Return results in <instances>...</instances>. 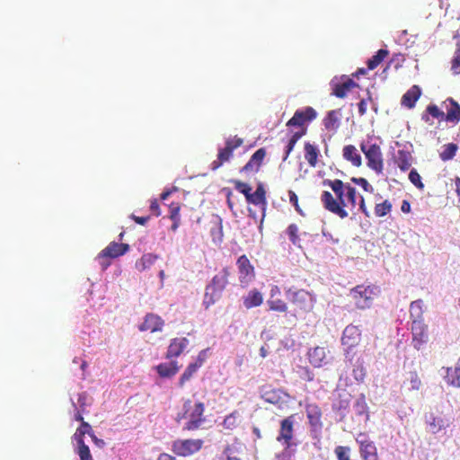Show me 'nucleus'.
<instances>
[{"label": "nucleus", "mask_w": 460, "mask_h": 460, "mask_svg": "<svg viewBox=\"0 0 460 460\" xmlns=\"http://www.w3.org/2000/svg\"><path fill=\"white\" fill-rule=\"evenodd\" d=\"M379 292L376 286L358 285L350 289L349 296L353 299L356 307L363 310L371 307Z\"/></svg>", "instance_id": "obj_4"}, {"label": "nucleus", "mask_w": 460, "mask_h": 460, "mask_svg": "<svg viewBox=\"0 0 460 460\" xmlns=\"http://www.w3.org/2000/svg\"><path fill=\"white\" fill-rule=\"evenodd\" d=\"M287 296L296 310L298 312L308 313L313 310L314 298L311 293L305 289L287 291Z\"/></svg>", "instance_id": "obj_6"}, {"label": "nucleus", "mask_w": 460, "mask_h": 460, "mask_svg": "<svg viewBox=\"0 0 460 460\" xmlns=\"http://www.w3.org/2000/svg\"><path fill=\"white\" fill-rule=\"evenodd\" d=\"M351 181L359 185L365 191L370 192L373 190L372 186L369 184L367 179L365 178H351Z\"/></svg>", "instance_id": "obj_50"}, {"label": "nucleus", "mask_w": 460, "mask_h": 460, "mask_svg": "<svg viewBox=\"0 0 460 460\" xmlns=\"http://www.w3.org/2000/svg\"><path fill=\"white\" fill-rule=\"evenodd\" d=\"M332 94L338 98H344L347 93L358 84L350 78H341V81L333 79L331 82Z\"/></svg>", "instance_id": "obj_17"}, {"label": "nucleus", "mask_w": 460, "mask_h": 460, "mask_svg": "<svg viewBox=\"0 0 460 460\" xmlns=\"http://www.w3.org/2000/svg\"><path fill=\"white\" fill-rule=\"evenodd\" d=\"M429 431L432 434H437L444 429L448 424L439 416L430 415L427 420Z\"/></svg>", "instance_id": "obj_34"}, {"label": "nucleus", "mask_w": 460, "mask_h": 460, "mask_svg": "<svg viewBox=\"0 0 460 460\" xmlns=\"http://www.w3.org/2000/svg\"><path fill=\"white\" fill-rule=\"evenodd\" d=\"M389 55V51L387 49H379L371 58H369L367 62V69L374 70L377 67L381 62Z\"/></svg>", "instance_id": "obj_37"}, {"label": "nucleus", "mask_w": 460, "mask_h": 460, "mask_svg": "<svg viewBox=\"0 0 460 460\" xmlns=\"http://www.w3.org/2000/svg\"><path fill=\"white\" fill-rule=\"evenodd\" d=\"M230 275V269L225 267L216 274L209 284L207 285L203 298V305L206 309L209 308L221 298L223 291L229 283L228 279Z\"/></svg>", "instance_id": "obj_3"}, {"label": "nucleus", "mask_w": 460, "mask_h": 460, "mask_svg": "<svg viewBox=\"0 0 460 460\" xmlns=\"http://www.w3.org/2000/svg\"><path fill=\"white\" fill-rule=\"evenodd\" d=\"M234 183L235 190L243 193L245 196V199H247L252 191V187L249 184L240 181H234Z\"/></svg>", "instance_id": "obj_49"}, {"label": "nucleus", "mask_w": 460, "mask_h": 460, "mask_svg": "<svg viewBox=\"0 0 460 460\" xmlns=\"http://www.w3.org/2000/svg\"><path fill=\"white\" fill-rule=\"evenodd\" d=\"M421 94L420 88L418 85H412L402 97L401 103L409 109L415 106L416 102Z\"/></svg>", "instance_id": "obj_27"}, {"label": "nucleus", "mask_w": 460, "mask_h": 460, "mask_svg": "<svg viewBox=\"0 0 460 460\" xmlns=\"http://www.w3.org/2000/svg\"><path fill=\"white\" fill-rule=\"evenodd\" d=\"M360 148L367 160V166L376 172L381 173L383 172L384 163L380 146L376 144L367 146L362 143Z\"/></svg>", "instance_id": "obj_9"}, {"label": "nucleus", "mask_w": 460, "mask_h": 460, "mask_svg": "<svg viewBox=\"0 0 460 460\" xmlns=\"http://www.w3.org/2000/svg\"><path fill=\"white\" fill-rule=\"evenodd\" d=\"M164 325V321L157 314H146L144 322L139 325L140 332H160Z\"/></svg>", "instance_id": "obj_19"}, {"label": "nucleus", "mask_w": 460, "mask_h": 460, "mask_svg": "<svg viewBox=\"0 0 460 460\" xmlns=\"http://www.w3.org/2000/svg\"><path fill=\"white\" fill-rule=\"evenodd\" d=\"M298 233L299 228L296 224H291L287 228V234L290 242L296 246H300V238Z\"/></svg>", "instance_id": "obj_43"}, {"label": "nucleus", "mask_w": 460, "mask_h": 460, "mask_svg": "<svg viewBox=\"0 0 460 460\" xmlns=\"http://www.w3.org/2000/svg\"><path fill=\"white\" fill-rule=\"evenodd\" d=\"M423 301L418 299L412 301L410 305V317L412 320H424L423 319Z\"/></svg>", "instance_id": "obj_36"}, {"label": "nucleus", "mask_w": 460, "mask_h": 460, "mask_svg": "<svg viewBox=\"0 0 460 460\" xmlns=\"http://www.w3.org/2000/svg\"><path fill=\"white\" fill-rule=\"evenodd\" d=\"M199 368V364H190L179 379V386L183 387L185 383L192 377Z\"/></svg>", "instance_id": "obj_38"}, {"label": "nucleus", "mask_w": 460, "mask_h": 460, "mask_svg": "<svg viewBox=\"0 0 460 460\" xmlns=\"http://www.w3.org/2000/svg\"><path fill=\"white\" fill-rule=\"evenodd\" d=\"M78 456L80 460H93L89 447L86 446L83 438H78Z\"/></svg>", "instance_id": "obj_44"}, {"label": "nucleus", "mask_w": 460, "mask_h": 460, "mask_svg": "<svg viewBox=\"0 0 460 460\" xmlns=\"http://www.w3.org/2000/svg\"><path fill=\"white\" fill-rule=\"evenodd\" d=\"M239 280L242 287H247L255 278L254 267L246 255H242L237 259Z\"/></svg>", "instance_id": "obj_11"}, {"label": "nucleus", "mask_w": 460, "mask_h": 460, "mask_svg": "<svg viewBox=\"0 0 460 460\" xmlns=\"http://www.w3.org/2000/svg\"><path fill=\"white\" fill-rule=\"evenodd\" d=\"M150 210L153 212V214L156 217L161 215L159 204L156 199H154L151 201L150 204Z\"/></svg>", "instance_id": "obj_58"}, {"label": "nucleus", "mask_w": 460, "mask_h": 460, "mask_svg": "<svg viewBox=\"0 0 460 460\" xmlns=\"http://www.w3.org/2000/svg\"><path fill=\"white\" fill-rule=\"evenodd\" d=\"M365 376L366 372L362 365H359L353 369V376L357 381H363Z\"/></svg>", "instance_id": "obj_54"}, {"label": "nucleus", "mask_w": 460, "mask_h": 460, "mask_svg": "<svg viewBox=\"0 0 460 460\" xmlns=\"http://www.w3.org/2000/svg\"><path fill=\"white\" fill-rule=\"evenodd\" d=\"M296 142L289 139L288 140V143L286 146V152H285V156L283 157V161H286L289 155V154L293 151L295 146H296Z\"/></svg>", "instance_id": "obj_57"}, {"label": "nucleus", "mask_w": 460, "mask_h": 460, "mask_svg": "<svg viewBox=\"0 0 460 460\" xmlns=\"http://www.w3.org/2000/svg\"><path fill=\"white\" fill-rule=\"evenodd\" d=\"M305 411L309 424L314 428H321L322 411L320 407L315 403H310L305 406Z\"/></svg>", "instance_id": "obj_26"}, {"label": "nucleus", "mask_w": 460, "mask_h": 460, "mask_svg": "<svg viewBox=\"0 0 460 460\" xmlns=\"http://www.w3.org/2000/svg\"><path fill=\"white\" fill-rule=\"evenodd\" d=\"M307 358L310 364L314 367H321L329 362L325 347L316 346L309 349Z\"/></svg>", "instance_id": "obj_18"}, {"label": "nucleus", "mask_w": 460, "mask_h": 460, "mask_svg": "<svg viewBox=\"0 0 460 460\" xmlns=\"http://www.w3.org/2000/svg\"><path fill=\"white\" fill-rule=\"evenodd\" d=\"M189 341L186 338L172 339L166 351V358H177L187 348Z\"/></svg>", "instance_id": "obj_21"}, {"label": "nucleus", "mask_w": 460, "mask_h": 460, "mask_svg": "<svg viewBox=\"0 0 460 460\" xmlns=\"http://www.w3.org/2000/svg\"><path fill=\"white\" fill-rule=\"evenodd\" d=\"M431 118L437 119L439 121L445 120V112L441 111L436 104H429L422 113L421 119L429 125H433L434 122Z\"/></svg>", "instance_id": "obj_25"}, {"label": "nucleus", "mask_w": 460, "mask_h": 460, "mask_svg": "<svg viewBox=\"0 0 460 460\" xmlns=\"http://www.w3.org/2000/svg\"><path fill=\"white\" fill-rule=\"evenodd\" d=\"M317 116L315 110L312 107L296 110L293 117L287 122L288 127H303L306 122L314 120Z\"/></svg>", "instance_id": "obj_15"}, {"label": "nucleus", "mask_w": 460, "mask_h": 460, "mask_svg": "<svg viewBox=\"0 0 460 460\" xmlns=\"http://www.w3.org/2000/svg\"><path fill=\"white\" fill-rule=\"evenodd\" d=\"M206 357H207V351L201 350L197 357L196 362H194L193 364H199V367H200L203 365V363L206 359Z\"/></svg>", "instance_id": "obj_60"}, {"label": "nucleus", "mask_w": 460, "mask_h": 460, "mask_svg": "<svg viewBox=\"0 0 460 460\" xmlns=\"http://www.w3.org/2000/svg\"><path fill=\"white\" fill-rule=\"evenodd\" d=\"M289 447H287L279 454L276 456L277 460H290L291 453L288 450Z\"/></svg>", "instance_id": "obj_56"}, {"label": "nucleus", "mask_w": 460, "mask_h": 460, "mask_svg": "<svg viewBox=\"0 0 460 460\" xmlns=\"http://www.w3.org/2000/svg\"><path fill=\"white\" fill-rule=\"evenodd\" d=\"M92 427L88 422L83 421L81 423L80 427L76 429V432L75 433V438L76 441L78 442V438H83V437L85 434H91Z\"/></svg>", "instance_id": "obj_48"}, {"label": "nucleus", "mask_w": 460, "mask_h": 460, "mask_svg": "<svg viewBox=\"0 0 460 460\" xmlns=\"http://www.w3.org/2000/svg\"><path fill=\"white\" fill-rule=\"evenodd\" d=\"M205 404L202 402H193L190 399L184 401L181 411L176 414L175 421L181 423L185 420L182 429L195 431L199 429L206 422L204 415Z\"/></svg>", "instance_id": "obj_2"}, {"label": "nucleus", "mask_w": 460, "mask_h": 460, "mask_svg": "<svg viewBox=\"0 0 460 460\" xmlns=\"http://www.w3.org/2000/svg\"><path fill=\"white\" fill-rule=\"evenodd\" d=\"M356 441L359 445V453L363 460L378 458L376 447L373 441L367 438V436L365 433H359Z\"/></svg>", "instance_id": "obj_14"}, {"label": "nucleus", "mask_w": 460, "mask_h": 460, "mask_svg": "<svg viewBox=\"0 0 460 460\" xmlns=\"http://www.w3.org/2000/svg\"><path fill=\"white\" fill-rule=\"evenodd\" d=\"M204 441L200 438L176 439L172 444V451L179 456H190L202 448Z\"/></svg>", "instance_id": "obj_7"}, {"label": "nucleus", "mask_w": 460, "mask_h": 460, "mask_svg": "<svg viewBox=\"0 0 460 460\" xmlns=\"http://www.w3.org/2000/svg\"><path fill=\"white\" fill-rule=\"evenodd\" d=\"M350 448L349 447L338 446L334 449V453L338 460H351L349 457Z\"/></svg>", "instance_id": "obj_46"}, {"label": "nucleus", "mask_w": 460, "mask_h": 460, "mask_svg": "<svg viewBox=\"0 0 460 460\" xmlns=\"http://www.w3.org/2000/svg\"><path fill=\"white\" fill-rule=\"evenodd\" d=\"M411 330L413 347L419 350L423 344L428 342V325L424 323V320H412Z\"/></svg>", "instance_id": "obj_12"}, {"label": "nucleus", "mask_w": 460, "mask_h": 460, "mask_svg": "<svg viewBox=\"0 0 460 460\" xmlns=\"http://www.w3.org/2000/svg\"><path fill=\"white\" fill-rule=\"evenodd\" d=\"M246 201L248 203L260 206L263 212L265 211L267 206V199L266 190H264L262 184H259L256 188V190L253 193H250V195L246 199Z\"/></svg>", "instance_id": "obj_24"}, {"label": "nucleus", "mask_w": 460, "mask_h": 460, "mask_svg": "<svg viewBox=\"0 0 460 460\" xmlns=\"http://www.w3.org/2000/svg\"><path fill=\"white\" fill-rule=\"evenodd\" d=\"M238 416L239 413L237 411H234L229 415H227L223 420V427L226 429H233L234 428H235L237 426Z\"/></svg>", "instance_id": "obj_45"}, {"label": "nucleus", "mask_w": 460, "mask_h": 460, "mask_svg": "<svg viewBox=\"0 0 460 460\" xmlns=\"http://www.w3.org/2000/svg\"><path fill=\"white\" fill-rule=\"evenodd\" d=\"M267 304L270 307V310L276 311L279 313H285L288 311V305L285 301L282 299L277 298V299H269L267 301Z\"/></svg>", "instance_id": "obj_42"}, {"label": "nucleus", "mask_w": 460, "mask_h": 460, "mask_svg": "<svg viewBox=\"0 0 460 460\" xmlns=\"http://www.w3.org/2000/svg\"><path fill=\"white\" fill-rule=\"evenodd\" d=\"M158 375L163 378H170L175 376L180 367L177 361H171L169 363H161L155 367Z\"/></svg>", "instance_id": "obj_29"}, {"label": "nucleus", "mask_w": 460, "mask_h": 460, "mask_svg": "<svg viewBox=\"0 0 460 460\" xmlns=\"http://www.w3.org/2000/svg\"><path fill=\"white\" fill-rule=\"evenodd\" d=\"M342 152L344 159L349 161L354 166L359 167L361 165V156L354 146H345Z\"/></svg>", "instance_id": "obj_33"}, {"label": "nucleus", "mask_w": 460, "mask_h": 460, "mask_svg": "<svg viewBox=\"0 0 460 460\" xmlns=\"http://www.w3.org/2000/svg\"><path fill=\"white\" fill-rule=\"evenodd\" d=\"M323 183L324 186H329L336 196L335 199L330 191L324 190L321 196L323 208L341 219L348 217L349 212L346 208L350 211L356 208V189L339 179H326Z\"/></svg>", "instance_id": "obj_1"}, {"label": "nucleus", "mask_w": 460, "mask_h": 460, "mask_svg": "<svg viewBox=\"0 0 460 460\" xmlns=\"http://www.w3.org/2000/svg\"><path fill=\"white\" fill-rule=\"evenodd\" d=\"M243 302L246 309L257 307L263 303V296L259 290L253 288L243 297Z\"/></svg>", "instance_id": "obj_28"}, {"label": "nucleus", "mask_w": 460, "mask_h": 460, "mask_svg": "<svg viewBox=\"0 0 460 460\" xmlns=\"http://www.w3.org/2000/svg\"><path fill=\"white\" fill-rule=\"evenodd\" d=\"M458 146L456 144L449 143L443 146V150L440 153L439 156L442 161H448L454 158L456 154Z\"/></svg>", "instance_id": "obj_40"}, {"label": "nucleus", "mask_w": 460, "mask_h": 460, "mask_svg": "<svg viewBox=\"0 0 460 460\" xmlns=\"http://www.w3.org/2000/svg\"><path fill=\"white\" fill-rule=\"evenodd\" d=\"M157 256L152 253L144 254L139 260L136 261V269L138 271H144L155 264Z\"/></svg>", "instance_id": "obj_35"}, {"label": "nucleus", "mask_w": 460, "mask_h": 460, "mask_svg": "<svg viewBox=\"0 0 460 460\" xmlns=\"http://www.w3.org/2000/svg\"><path fill=\"white\" fill-rule=\"evenodd\" d=\"M306 132L305 128H303L301 131L296 132L290 137L291 140L297 142Z\"/></svg>", "instance_id": "obj_62"}, {"label": "nucleus", "mask_w": 460, "mask_h": 460, "mask_svg": "<svg viewBox=\"0 0 460 460\" xmlns=\"http://www.w3.org/2000/svg\"><path fill=\"white\" fill-rule=\"evenodd\" d=\"M295 415L292 414L280 421L279 432L277 441L282 443L287 447H290L294 435Z\"/></svg>", "instance_id": "obj_13"}, {"label": "nucleus", "mask_w": 460, "mask_h": 460, "mask_svg": "<svg viewBox=\"0 0 460 460\" xmlns=\"http://www.w3.org/2000/svg\"><path fill=\"white\" fill-rule=\"evenodd\" d=\"M305 159L311 167H315L318 163L319 150L316 146L306 142L304 146Z\"/></svg>", "instance_id": "obj_32"}, {"label": "nucleus", "mask_w": 460, "mask_h": 460, "mask_svg": "<svg viewBox=\"0 0 460 460\" xmlns=\"http://www.w3.org/2000/svg\"><path fill=\"white\" fill-rule=\"evenodd\" d=\"M409 180L419 190H423L424 189V184H423V182L421 181V177H420V175L419 174V172L415 169H412L410 172V173H409Z\"/></svg>", "instance_id": "obj_47"}, {"label": "nucleus", "mask_w": 460, "mask_h": 460, "mask_svg": "<svg viewBox=\"0 0 460 460\" xmlns=\"http://www.w3.org/2000/svg\"><path fill=\"white\" fill-rule=\"evenodd\" d=\"M243 144V139L236 136L226 139L225 147L218 150L217 159L211 163V169L215 171L221 167L224 163L228 162L233 156V152Z\"/></svg>", "instance_id": "obj_8"}, {"label": "nucleus", "mask_w": 460, "mask_h": 460, "mask_svg": "<svg viewBox=\"0 0 460 460\" xmlns=\"http://www.w3.org/2000/svg\"><path fill=\"white\" fill-rule=\"evenodd\" d=\"M267 155L266 149L264 147L259 148L255 153L251 156L246 164L241 169V172L244 173H256L260 171L261 164L265 159Z\"/></svg>", "instance_id": "obj_16"}, {"label": "nucleus", "mask_w": 460, "mask_h": 460, "mask_svg": "<svg viewBox=\"0 0 460 460\" xmlns=\"http://www.w3.org/2000/svg\"><path fill=\"white\" fill-rule=\"evenodd\" d=\"M288 197H289V202L295 207L296 210L300 214L303 215L302 209L298 204V198L297 195L293 190H288Z\"/></svg>", "instance_id": "obj_53"}, {"label": "nucleus", "mask_w": 460, "mask_h": 460, "mask_svg": "<svg viewBox=\"0 0 460 460\" xmlns=\"http://www.w3.org/2000/svg\"><path fill=\"white\" fill-rule=\"evenodd\" d=\"M445 379L447 385L455 387H460V356L454 368H447Z\"/></svg>", "instance_id": "obj_30"}, {"label": "nucleus", "mask_w": 460, "mask_h": 460, "mask_svg": "<svg viewBox=\"0 0 460 460\" xmlns=\"http://www.w3.org/2000/svg\"><path fill=\"white\" fill-rule=\"evenodd\" d=\"M128 250L129 245L128 243L111 242L98 253L96 260L102 270H105L111 266L112 259L124 255Z\"/></svg>", "instance_id": "obj_5"}, {"label": "nucleus", "mask_w": 460, "mask_h": 460, "mask_svg": "<svg viewBox=\"0 0 460 460\" xmlns=\"http://www.w3.org/2000/svg\"><path fill=\"white\" fill-rule=\"evenodd\" d=\"M133 219L135 220L136 223H137L141 226H145L147 223V221L149 220V217L133 216Z\"/></svg>", "instance_id": "obj_63"}, {"label": "nucleus", "mask_w": 460, "mask_h": 460, "mask_svg": "<svg viewBox=\"0 0 460 460\" xmlns=\"http://www.w3.org/2000/svg\"><path fill=\"white\" fill-rule=\"evenodd\" d=\"M451 70L455 75L460 74V49H458L452 60Z\"/></svg>", "instance_id": "obj_52"}, {"label": "nucleus", "mask_w": 460, "mask_h": 460, "mask_svg": "<svg viewBox=\"0 0 460 460\" xmlns=\"http://www.w3.org/2000/svg\"><path fill=\"white\" fill-rule=\"evenodd\" d=\"M359 209L367 217H370L369 211L367 210L365 203V199L362 196L360 197L359 200Z\"/></svg>", "instance_id": "obj_59"}, {"label": "nucleus", "mask_w": 460, "mask_h": 460, "mask_svg": "<svg viewBox=\"0 0 460 460\" xmlns=\"http://www.w3.org/2000/svg\"><path fill=\"white\" fill-rule=\"evenodd\" d=\"M210 235L214 243H221L223 241V225L222 220L217 221L214 226L210 228Z\"/></svg>", "instance_id": "obj_41"}, {"label": "nucleus", "mask_w": 460, "mask_h": 460, "mask_svg": "<svg viewBox=\"0 0 460 460\" xmlns=\"http://www.w3.org/2000/svg\"><path fill=\"white\" fill-rule=\"evenodd\" d=\"M411 388L414 390H418L420 387L421 382L416 373L411 374Z\"/></svg>", "instance_id": "obj_55"}, {"label": "nucleus", "mask_w": 460, "mask_h": 460, "mask_svg": "<svg viewBox=\"0 0 460 460\" xmlns=\"http://www.w3.org/2000/svg\"><path fill=\"white\" fill-rule=\"evenodd\" d=\"M170 208V219L171 220H181L180 210L181 207L178 203H172L169 207Z\"/></svg>", "instance_id": "obj_51"}, {"label": "nucleus", "mask_w": 460, "mask_h": 460, "mask_svg": "<svg viewBox=\"0 0 460 460\" xmlns=\"http://www.w3.org/2000/svg\"><path fill=\"white\" fill-rule=\"evenodd\" d=\"M392 202L388 199H385L381 203H376L374 209L375 215L377 217H385L392 211Z\"/></svg>", "instance_id": "obj_39"}, {"label": "nucleus", "mask_w": 460, "mask_h": 460, "mask_svg": "<svg viewBox=\"0 0 460 460\" xmlns=\"http://www.w3.org/2000/svg\"><path fill=\"white\" fill-rule=\"evenodd\" d=\"M367 112V101L362 99L358 103V113L360 116L365 115Z\"/></svg>", "instance_id": "obj_61"}, {"label": "nucleus", "mask_w": 460, "mask_h": 460, "mask_svg": "<svg viewBox=\"0 0 460 460\" xmlns=\"http://www.w3.org/2000/svg\"><path fill=\"white\" fill-rule=\"evenodd\" d=\"M341 109L332 110L327 112L323 119L326 130L336 132L341 125Z\"/></svg>", "instance_id": "obj_22"}, {"label": "nucleus", "mask_w": 460, "mask_h": 460, "mask_svg": "<svg viewBox=\"0 0 460 460\" xmlns=\"http://www.w3.org/2000/svg\"><path fill=\"white\" fill-rule=\"evenodd\" d=\"M361 340V332L358 326L349 324L348 325L342 333L341 342L348 348L356 347Z\"/></svg>", "instance_id": "obj_20"}, {"label": "nucleus", "mask_w": 460, "mask_h": 460, "mask_svg": "<svg viewBox=\"0 0 460 460\" xmlns=\"http://www.w3.org/2000/svg\"><path fill=\"white\" fill-rule=\"evenodd\" d=\"M157 460H177L175 456H172V455H169V454H166V453H162Z\"/></svg>", "instance_id": "obj_64"}, {"label": "nucleus", "mask_w": 460, "mask_h": 460, "mask_svg": "<svg viewBox=\"0 0 460 460\" xmlns=\"http://www.w3.org/2000/svg\"><path fill=\"white\" fill-rule=\"evenodd\" d=\"M395 164H397L401 171H408L412 164L411 154L406 150H398L397 155L395 156Z\"/></svg>", "instance_id": "obj_31"}, {"label": "nucleus", "mask_w": 460, "mask_h": 460, "mask_svg": "<svg viewBox=\"0 0 460 460\" xmlns=\"http://www.w3.org/2000/svg\"><path fill=\"white\" fill-rule=\"evenodd\" d=\"M261 398L271 404L277 405L279 409H284L288 406L290 395L282 389H266L261 393Z\"/></svg>", "instance_id": "obj_10"}, {"label": "nucleus", "mask_w": 460, "mask_h": 460, "mask_svg": "<svg viewBox=\"0 0 460 460\" xmlns=\"http://www.w3.org/2000/svg\"><path fill=\"white\" fill-rule=\"evenodd\" d=\"M447 104V113H445V120L453 123L460 121V105L453 98H448L445 102Z\"/></svg>", "instance_id": "obj_23"}]
</instances>
